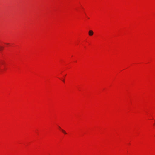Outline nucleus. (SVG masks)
<instances>
[{
  "mask_svg": "<svg viewBox=\"0 0 155 155\" xmlns=\"http://www.w3.org/2000/svg\"><path fill=\"white\" fill-rule=\"evenodd\" d=\"M89 35L90 36H92L94 34V32L92 30H90L88 32Z\"/></svg>",
  "mask_w": 155,
  "mask_h": 155,
  "instance_id": "f257e3e1",
  "label": "nucleus"
},
{
  "mask_svg": "<svg viewBox=\"0 0 155 155\" xmlns=\"http://www.w3.org/2000/svg\"><path fill=\"white\" fill-rule=\"evenodd\" d=\"M3 48L4 47L3 46H0V51H1L2 50H3Z\"/></svg>",
  "mask_w": 155,
  "mask_h": 155,
  "instance_id": "f03ea898",
  "label": "nucleus"
},
{
  "mask_svg": "<svg viewBox=\"0 0 155 155\" xmlns=\"http://www.w3.org/2000/svg\"><path fill=\"white\" fill-rule=\"evenodd\" d=\"M65 134H66L67 133L66 132L65 130H63L62 129L61 130Z\"/></svg>",
  "mask_w": 155,
  "mask_h": 155,
  "instance_id": "7ed1b4c3",
  "label": "nucleus"
},
{
  "mask_svg": "<svg viewBox=\"0 0 155 155\" xmlns=\"http://www.w3.org/2000/svg\"><path fill=\"white\" fill-rule=\"evenodd\" d=\"M63 81H64V80H63Z\"/></svg>",
  "mask_w": 155,
  "mask_h": 155,
  "instance_id": "20e7f679",
  "label": "nucleus"
}]
</instances>
